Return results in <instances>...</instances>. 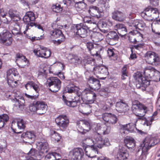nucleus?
I'll list each match as a JSON object with an SVG mask.
<instances>
[{
  "label": "nucleus",
  "mask_w": 160,
  "mask_h": 160,
  "mask_svg": "<svg viewBox=\"0 0 160 160\" xmlns=\"http://www.w3.org/2000/svg\"><path fill=\"white\" fill-rule=\"evenodd\" d=\"M126 146L129 149H133L135 146V142L134 139L130 137H127L124 140Z\"/></svg>",
  "instance_id": "36"
},
{
  "label": "nucleus",
  "mask_w": 160,
  "mask_h": 160,
  "mask_svg": "<svg viewBox=\"0 0 160 160\" xmlns=\"http://www.w3.org/2000/svg\"><path fill=\"white\" fill-rule=\"evenodd\" d=\"M50 34L51 38H56L60 37L63 36L61 31L58 29H55L50 31Z\"/></svg>",
  "instance_id": "40"
},
{
  "label": "nucleus",
  "mask_w": 160,
  "mask_h": 160,
  "mask_svg": "<svg viewBox=\"0 0 160 160\" xmlns=\"http://www.w3.org/2000/svg\"><path fill=\"white\" fill-rule=\"evenodd\" d=\"M25 88L27 89L29 88H32L38 94V92L40 90V84L38 82H35L33 81H28L25 85Z\"/></svg>",
  "instance_id": "28"
},
{
  "label": "nucleus",
  "mask_w": 160,
  "mask_h": 160,
  "mask_svg": "<svg viewBox=\"0 0 160 160\" xmlns=\"http://www.w3.org/2000/svg\"><path fill=\"white\" fill-rule=\"evenodd\" d=\"M16 62L17 64H19L21 62H22L23 61L26 60L27 59L25 56L20 54H17L16 55Z\"/></svg>",
  "instance_id": "48"
},
{
  "label": "nucleus",
  "mask_w": 160,
  "mask_h": 160,
  "mask_svg": "<svg viewBox=\"0 0 160 160\" xmlns=\"http://www.w3.org/2000/svg\"><path fill=\"white\" fill-rule=\"evenodd\" d=\"M55 121L57 124L60 127L65 128L68 126L69 120L66 115H61L56 118Z\"/></svg>",
  "instance_id": "18"
},
{
  "label": "nucleus",
  "mask_w": 160,
  "mask_h": 160,
  "mask_svg": "<svg viewBox=\"0 0 160 160\" xmlns=\"http://www.w3.org/2000/svg\"><path fill=\"white\" fill-rule=\"evenodd\" d=\"M93 137L91 138H87L85 139V142L88 145L84 143H82V146L84 150L85 154L88 157L94 158L96 156L94 154L98 153V149L94 146V141Z\"/></svg>",
  "instance_id": "4"
},
{
  "label": "nucleus",
  "mask_w": 160,
  "mask_h": 160,
  "mask_svg": "<svg viewBox=\"0 0 160 160\" xmlns=\"http://www.w3.org/2000/svg\"><path fill=\"white\" fill-rule=\"evenodd\" d=\"M13 96L15 97L14 101L15 105L20 110L23 109L24 106L25 100L23 97L19 94V92L16 93H14Z\"/></svg>",
  "instance_id": "20"
},
{
  "label": "nucleus",
  "mask_w": 160,
  "mask_h": 160,
  "mask_svg": "<svg viewBox=\"0 0 160 160\" xmlns=\"http://www.w3.org/2000/svg\"><path fill=\"white\" fill-rule=\"evenodd\" d=\"M89 52L92 56H96L97 57L101 59V55L100 54V52L99 51H97L96 50V48H94L91 49V50L89 51Z\"/></svg>",
  "instance_id": "53"
},
{
  "label": "nucleus",
  "mask_w": 160,
  "mask_h": 160,
  "mask_svg": "<svg viewBox=\"0 0 160 160\" xmlns=\"http://www.w3.org/2000/svg\"><path fill=\"white\" fill-rule=\"evenodd\" d=\"M7 81L9 86L13 87L17 85V82L14 81L13 76L16 77L18 75L16 69L13 68L8 70L7 71Z\"/></svg>",
  "instance_id": "16"
},
{
  "label": "nucleus",
  "mask_w": 160,
  "mask_h": 160,
  "mask_svg": "<svg viewBox=\"0 0 160 160\" xmlns=\"http://www.w3.org/2000/svg\"><path fill=\"white\" fill-rule=\"evenodd\" d=\"M89 28L85 23L76 24L73 27L74 35L81 38H84L87 36Z\"/></svg>",
  "instance_id": "6"
},
{
  "label": "nucleus",
  "mask_w": 160,
  "mask_h": 160,
  "mask_svg": "<svg viewBox=\"0 0 160 160\" xmlns=\"http://www.w3.org/2000/svg\"><path fill=\"white\" fill-rule=\"evenodd\" d=\"M26 122L22 119H15L12 122V128L17 126L20 129H23L26 127Z\"/></svg>",
  "instance_id": "26"
},
{
  "label": "nucleus",
  "mask_w": 160,
  "mask_h": 160,
  "mask_svg": "<svg viewBox=\"0 0 160 160\" xmlns=\"http://www.w3.org/2000/svg\"><path fill=\"white\" fill-rule=\"evenodd\" d=\"M7 145L6 141L4 139L0 140V150L4 152Z\"/></svg>",
  "instance_id": "51"
},
{
  "label": "nucleus",
  "mask_w": 160,
  "mask_h": 160,
  "mask_svg": "<svg viewBox=\"0 0 160 160\" xmlns=\"http://www.w3.org/2000/svg\"><path fill=\"white\" fill-rule=\"evenodd\" d=\"M47 84L49 87V89L52 92H58L61 86V82L57 78H49L47 81Z\"/></svg>",
  "instance_id": "7"
},
{
  "label": "nucleus",
  "mask_w": 160,
  "mask_h": 160,
  "mask_svg": "<svg viewBox=\"0 0 160 160\" xmlns=\"http://www.w3.org/2000/svg\"><path fill=\"white\" fill-rule=\"evenodd\" d=\"M34 54L37 57L44 58L49 57L51 54L50 50L42 46H40L33 50Z\"/></svg>",
  "instance_id": "17"
},
{
  "label": "nucleus",
  "mask_w": 160,
  "mask_h": 160,
  "mask_svg": "<svg viewBox=\"0 0 160 160\" xmlns=\"http://www.w3.org/2000/svg\"><path fill=\"white\" fill-rule=\"evenodd\" d=\"M88 83L89 84V87L94 90H98L101 87L99 81L93 77H91L88 78Z\"/></svg>",
  "instance_id": "22"
},
{
  "label": "nucleus",
  "mask_w": 160,
  "mask_h": 160,
  "mask_svg": "<svg viewBox=\"0 0 160 160\" xmlns=\"http://www.w3.org/2000/svg\"><path fill=\"white\" fill-rule=\"evenodd\" d=\"M116 110L120 113L125 112L129 110L128 105L122 100L117 102L116 103Z\"/></svg>",
  "instance_id": "23"
},
{
  "label": "nucleus",
  "mask_w": 160,
  "mask_h": 160,
  "mask_svg": "<svg viewBox=\"0 0 160 160\" xmlns=\"http://www.w3.org/2000/svg\"><path fill=\"white\" fill-rule=\"evenodd\" d=\"M115 102V99L114 98L112 99L108 98L106 100L105 105L100 106L102 107L103 109L105 110H108L110 107H111Z\"/></svg>",
  "instance_id": "39"
},
{
  "label": "nucleus",
  "mask_w": 160,
  "mask_h": 160,
  "mask_svg": "<svg viewBox=\"0 0 160 160\" xmlns=\"http://www.w3.org/2000/svg\"><path fill=\"white\" fill-rule=\"evenodd\" d=\"M110 90L109 88H102L99 92L100 95L102 96L108 95V93L110 92Z\"/></svg>",
  "instance_id": "49"
},
{
  "label": "nucleus",
  "mask_w": 160,
  "mask_h": 160,
  "mask_svg": "<svg viewBox=\"0 0 160 160\" xmlns=\"http://www.w3.org/2000/svg\"><path fill=\"white\" fill-rule=\"evenodd\" d=\"M36 18L33 12L32 11L27 12L23 18V20L26 25V29H29V27H32L35 25V21Z\"/></svg>",
  "instance_id": "15"
},
{
  "label": "nucleus",
  "mask_w": 160,
  "mask_h": 160,
  "mask_svg": "<svg viewBox=\"0 0 160 160\" xmlns=\"http://www.w3.org/2000/svg\"><path fill=\"white\" fill-rule=\"evenodd\" d=\"M145 60L148 63L156 65L160 62L158 55L154 52L148 51L145 54Z\"/></svg>",
  "instance_id": "12"
},
{
  "label": "nucleus",
  "mask_w": 160,
  "mask_h": 160,
  "mask_svg": "<svg viewBox=\"0 0 160 160\" xmlns=\"http://www.w3.org/2000/svg\"><path fill=\"white\" fill-rule=\"evenodd\" d=\"M51 8L53 11L57 12H58L61 10L60 6L58 4H56L55 5H53L52 6Z\"/></svg>",
  "instance_id": "56"
},
{
  "label": "nucleus",
  "mask_w": 160,
  "mask_h": 160,
  "mask_svg": "<svg viewBox=\"0 0 160 160\" xmlns=\"http://www.w3.org/2000/svg\"><path fill=\"white\" fill-rule=\"evenodd\" d=\"M109 0H100L98 2V4L101 7H103L105 8H109Z\"/></svg>",
  "instance_id": "50"
},
{
  "label": "nucleus",
  "mask_w": 160,
  "mask_h": 160,
  "mask_svg": "<svg viewBox=\"0 0 160 160\" xmlns=\"http://www.w3.org/2000/svg\"><path fill=\"white\" fill-rule=\"evenodd\" d=\"M66 92L69 93L76 92L78 96L80 95L79 94V88L78 87L72 83H69L68 85L66 88Z\"/></svg>",
  "instance_id": "33"
},
{
  "label": "nucleus",
  "mask_w": 160,
  "mask_h": 160,
  "mask_svg": "<svg viewBox=\"0 0 160 160\" xmlns=\"http://www.w3.org/2000/svg\"><path fill=\"white\" fill-rule=\"evenodd\" d=\"M158 141L157 139L149 136L147 137L141 145L142 152V157L143 156L146 158L148 151L151 147L157 144Z\"/></svg>",
  "instance_id": "5"
},
{
  "label": "nucleus",
  "mask_w": 160,
  "mask_h": 160,
  "mask_svg": "<svg viewBox=\"0 0 160 160\" xmlns=\"http://www.w3.org/2000/svg\"><path fill=\"white\" fill-rule=\"evenodd\" d=\"M41 159L38 158L36 150L34 149H31L25 156V159L24 160H40Z\"/></svg>",
  "instance_id": "31"
},
{
  "label": "nucleus",
  "mask_w": 160,
  "mask_h": 160,
  "mask_svg": "<svg viewBox=\"0 0 160 160\" xmlns=\"http://www.w3.org/2000/svg\"><path fill=\"white\" fill-rule=\"evenodd\" d=\"M46 68H41L39 71V74L42 76H46L47 74Z\"/></svg>",
  "instance_id": "64"
},
{
  "label": "nucleus",
  "mask_w": 160,
  "mask_h": 160,
  "mask_svg": "<svg viewBox=\"0 0 160 160\" xmlns=\"http://www.w3.org/2000/svg\"><path fill=\"white\" fill-rule=\"evenodd\" d=\"M127 66L124 65L122 68V79H125V77L127 76V72L126 71Z\"/></svg>",
  "instance_id": "59"
},
{
  "label": "nucleus",
  "mask_w": 160,
  "mask_h": 160,
  "mask_svg": "<svg viewBox=\"0 0 160 160\" xmlns=\"http://www.w3.org/2000/svg\"><path fill=\"white\" fill-rule=\"evenodd\" d=\"M55 158L52 152L49 153L45 156V160H55Z\"/></svg>",
  "instance_id": "61"
},
{
  "label": "nucleus",
  "mask_w": 160,
  "mask_h": 160,
  "mask_svg": "<svg viewBox=\"0 0 160 160\" xmlns=\"http://www.w3.org/2000/svg\"><path fill=\"white\" fill-rule=\"evenodd\" d=\"M117 118L116 116L111 114L108 122L112 124H114L117 122Z\"/></svg>",
  "instance_id": "54"
},
{
  "label": "nucleus",
  "mask_w": 160,
  "mask_h": 160,
  "mask_svg": "<svg viewBox=\"0 0 160 160\" xmlns=\"http://www.w3.org/2000/svg\"><path fill=\"white\" fill-rule=\"evenodd\" d=\"M94 74L98 78L104 80L109 73L107 67L104 66H96L92 68Z\"/></svg>",
  "instance_id": "8"
},
{
  "label": "nucleus",
  "mask_w": 160,
  "mask_h": 160,
  "mask_svg": "<svg viewBox=\"0 0 160 160\" xmlns=\"http://www.w3.org/2000/svg\"><path fill=\"white\" fill-rule=\"evenodd\" d=\"M128 156V153L124 147L119 149L117 155V158L118 160H127Z\"/></svg>",
  "instance_id": "25"
},
{
  "label": "nucleus",
  "mask_w": 160,
  "mask_h": 160,
  "mask_svg": "<svg viewBox=\"0 0 160 160\" xmlns=\"http://www.w3.org/2000/svg\"><path fill=\"white\" fill-rule=\"evenodd\" d=\"M25 97L27 98L28 100H33L36 99L38 97V94L34 95H30L26 93H24Z\"/></svg>",
  "instance_id": "60"
},
{
  "label": "nucleus",
  "mask_w": 160,
  "mask_h": 160,
  "mask_svg": "<svg viewBox=\"0 0 160 160\" xmlns=\"http://www.w3.org/2000/svg\"><path fill=\"white\" fill-rule=\"evenodd\" d=\"M91 129L95 131H99L101 132L102 130L100 124L99 123H94L93 125L92 126Z\"/></svg>",
  "instance_id": "55"
},
{
  "label": "nucleus",
  "mask_w": 160,
  "mask_h": 160,
  "mask_svg": "<svg viewBox=\"0 0 160 160\" xmlns=\"http://www.w3.org/2000/svg\"><path fill=\"white\" fill-rule=\"evenodd\" d=\"M112 17L114 19L119 21H122L124 19L123 13L118 11H115L112 13Z\"/></svg>",
  "instance_id": "38"
},
{
  "label": "nucleus",
  "mask_w": 160,
  "mask_h": 160,
  "mask_svg": "<svg viewBox=\"0 0 160 160\" xmlns=\"http://www.w3.org/2000/svg\"><path fill=\"white\" fill-rule=\"evenodd\" d=\"M68 60L70 63L76 65L81 64L82 62L81 57L73 55H69Z\"/></svg>",
  "instance_id": "27"
},
{
  "label": "nucleus",
  "mask_w": 160,
  "mask_h": 160,
  "mask_svg": "<svg viewBox=\"0 0 160 160\" xmlns=\"http://www.w3.org/2000/svg\"><path fill=\"white\" fill-rule=\"evenodd\" d=\"M111 113H105L102 115V119L105 122H107L109 120V118L111 116Z\"/></svg>",
  "instance_id": "58"
},
{
  "label": "nucleus",
  "mask_w": 160,
  "mask_h": 160,
  "mask_svg": "<svg viewBox=\"0 0 160 160\" xmlns=\"http://www.w3.org/2000/svg\"><path fill=\"white\" fill-rule=\"evenodd\" d=\"M154 72L151 76L150 78H152L155 82H158L160 81V73L154 68Z\"/></svg>",
  "instance_id": "43"
},
{
  "label": "nucleus",
  "mask_w": 160,
  "mask_h": 160,
  "mask_svg": "<svg viewBox=\"0 0 160 160\" xmlns=\"http://www.w3.org/2000/svg\"><path fill=\"white\" fill-rule=\"evenodd\" d=\"M114 29L117 31L118 34L120 36H123L126 34V28L124 25L122 24H117L114 26Z\"/></svg>",
  "instance_id": "29"
},
{
  "label": "nucleus",
  "mask_w": 160,
  "mask_h": 160,
  "mask_svg": "<svg viewBox=\"0 0 160 160\" xmlns=\"http://www.w3.org/2000/svg\"><path fill=\"white\" fill-rule=\"evenodd\" d=\"M115 50L113 48H110L108 49L107 53L108 56L109 57H115L116 55L115 54L114 51Z\"/></svg>",
  "instance_id": "57"
},
{
  "label": "nucleus",
  "mask_w": 160,
  "mask_h": 160,
  "mask_svg": "<svg viewBox=\"0 0 160 160\" xmlns=\"http://www.w3.org/2000/svg\"><path fill=\"white\" fill-rule=\"evenodd\" d=\"M8 14L11 19V24L13 25L15 24V25H17L16 22L19 21L20 19L19 15L11 10L9 11Z\"/></svg>",
  "instance_id": "30"
},
{
  "label": "nucleus",
  "mask_w": 160,
  "mask_h": 160,
  "mask_svg": "<svg viewBox=\"0 0 160 160\" xmlns=\"http://www.w3.org/2000/svg\"><path fill=\"white\" fill-rule=\"evenodd\" d=\"M101 134L99 132H96L94 133L93 136L94 146L100 148H101L103 145V143L102 141V139Z\"/></svg>",
  "instance_id": "24"
},
{
  "label": "nucleus",
  "mask_w": 160,
  "mask_h": 160,
  "mask_svg": "<svg viewBox=\"0 0 160 160\" xmlns=\"http://www.w3.org/2000/svg\"><path fill=\"white\" fill-rule=\"evenodd\" d=\"M88 12L92 16L97 18H100L103 16L102 10H100L98 7L92 5L90 6Z\"/></svg>",
  "instance_id": "21"
},
{
  "label": "nucleus",
  "mask_w": 160,
  "mask_h": 160,
  "mask_svg": "<svg viewBox=\"0 0 160 160\" xmlns=\"http://www.w3.org/2000/svg\"><path fill=\"white\" fill-rule=\"evenodd\" d=\"M50 135L52 141L54 142H58L61 138V136L60 135V134L57 132L53 128L50 129Z\"/></svg>",
  "instance_id": "32"
},
{
  "label": "nucleus",
  "mask_w": 160,
  "mask_h": 160,
  "mask_svg": "<svg viewBox=\"0 0 160 160\" xmlns=\"http://www.w3.org/2000/svg\"><path fill=\"white\" fill-rule=\"evenodd\" d=\"M26 138L32 140H34L35 137V132L34 131H27L25 133Z\"/></svg>",
  "instance_id": "46"
},
{
  "label": "nucleus",
  "mask_w": 160,
  "mask_h": 160,
  "mask_svg": "<svg viewBox=\"0 0 160 160\" xmlns=\"http://www.w3.org/2000/svg\"><path fill=\"white\" fill-rule=\"evenodd\" d=\"M11 33L6 30L0 33V42L6 46H10L13 40Z\"/></svg>",
  "instance_id": "13"
},
{
  "label": "nucleus",
  "mask_w": 160,
  "mask_h": 160,
  "mask_svg": "<svg viewBox=\"0 0 160 160\" xmlns=\"http://www.w3.org/2000/svg\"><path fill=\"white\" fill-rule=\"evenodd\" d=\"M87 5L83 1H79L75 2V7L78 11L83 10L86 8Z\"/></svg>",
  "instance_id": "42"
},
{
  "label": "nucleus",
  "mask_w": 160,
  "mask_h": 160,
  "mask_svg": "<svg viewBox=\"0 0 160 160\" xmlns=\"http://www.w3.org/2000/svg\"><path fill=\"white\" fill-rule=\"evenodd\" d=\"M102 130L99 132L100 134L103 133V134H108L110 132L111 128L110 126H108L104 125L101 127Z\"/></svg>",
  "instance_id": "47"
},
{
  "label": "nucleus",
  "mask_w": 160,
  "mask_h": 160,
  "mask_svg": "<svg viewBox=\"0 0 160 160\" xmlns=\"http://www.w3.org/2000/svg\"><path fill=\"white\" fill-rule=\"evenodd\" d=\"M47 106L43 101H38L36 102L34 105L30 107V110L33 112H37L40 114H43L47 110Z\"/></svg>",
  "instance_id": "14"
},
{
  "label": "nucleus",
  "mask_w": 160,
  "mask_h": 160,
  "mask_svg": "<svg viewBox=\"0 0 160 160\" xmlns=\"http://www.w3.org/2000/svg\"><path fill=\"white\" fill-rule=\"evenodd\" d=\"M69 155L73 160H82L84 154L81 148H74L71 151Z\"/></svg>",
  "instance_id": "19"
},
{
  "label": "nucleus",
  "mask_w": 160,
  "mask_h": 160,
  "mask_svg": "<svg viewBox=\"0 0 160 160\" xmlns=\"http://www.w3.org/2000/svg\"><path fill=\"white\" fill-rule=\"evenodd\" d=\"M84 61L87 64H91V66H93V67L97 65L95 60L89 57H86L84 60Z\"/></svg>",
  "instance_id": "44"
},
{
  "label": "nucleus",
  "mask_w": 160,
  "mask_h": 160,
  "mask_svg": "<svg viewBox=\"0 0 160 160\" xmlns=\"http://www.w3.org/2000/svg\"><path fill=\"white\" fill-rule=\"evenodd\" d=\"M36 145L38 150V151L36 150L37 157L38 159H41L44 157V154L48 151V145L46 142H38Z\"/></svg>",
  "instance_id": "10"
},
{
  "label": "nucleus",
  "mask_w": 160,
  "mask_h": 160,
  "mask_svg": "<svg viewBox=\"0 0 160 160\" xmlns=\"http://www.w3.org/2000/svg\"><path fill=\"white\" fill-rule=\"evenodd\" d=\"M9 119V117L6 114L0 116V128H3Z\"/></svg>",
  "instance_id": "41"
},
{
  "label": "nucleus",
  "mask_w": 160,
  "mask_h": 160,
  "mask_svg": "<svg viewBox=\"0 0 160 160\" xmlns=\"http://www.w3.org/2000/svg\"><path fill=\"white\" fill-rule=\"evenodd\" d=\"M29 63V61L27 59L26 60L22 61V62H21L20 64H17L19 67L21 68H24L26 66H28Z\"/></svg>",
  "instance_id": "62"
},
{
  "label": "nucleus",
  "mask_w": 160,
  "mask_h": 160,
  "mask_svg": "<svg viewBox=\"0 0 160 160\" xmlns=\"http://www.w3.org/2000/svg\"><path fill=\"white\" fill-rule=\"evenodd\" d=\"M136 125L133 123H129L125 125H120V132L122 134H126V131L130 132H134L135 130H136L137 132L141 135L146 134L147 133L137 129L136 127Z\"/></svg>",
  "instance_id": "9"
},
{
  "label": "nucleus",
  "mask_w": 160,
  "mask_h": 160,
  "mask_svg": "<svg viewBox=\"0 0 160 160\" xmlns=\"http://www.w3.org/2000/svg\"><path fill=\"white\" fill-rule=\"evenodd\" d=\"M91 38L93 42H98L103 39V35L100 32H92L90 35Z\"/></svg>",
  "instance_id": "35"
},
{
  "label": "nucleus",
  "mask_w": 160,
  "mask_h": 160,
  "mask_svg": "<svg viewBox=\"0 0 160 160\" xmlns=\"http://www.w3.org/2000/svg\"><path fill=\"white\" fill-rule=\"evenodd\" d=\"M154 68L151 66H147L144 69L143 73L145 77H143L142 73L137 72L134 75V78L136 81V87L138 88H142L145 90L146 88L150 84V78L152 74L154 72Z\"/></svg>",
  "instance_id": "1"
},
{
  "label": "nucleus",
  "mask_w": 160,
  "mask_h": 160,
  "mask_svg": "<svg viewBox=\"0 0 160 160\" xmlns=\"http://www.w3.org/2000/svg\"><path fill=\"white\" fill-rule=\"evenodd\" d=\"M145 12L143 13L146 16H149L147 14L149 12H151L152 14L150 15L152 17V20L157 19L159 17V12L158 10L155 8H152L149 9L148 10H146Z\"/></svg>",
  "instance_id": "34"
},
{
  "label": "nucleus",
  "mask_w": 160,
  "mask_h": 160,
  "mask_svg": "<svg viewBox=\"0 0 160 160\" xmlns=\"http://www.w3.org/2000/svg\"><path fill=\"white\" fill-rule=\"evenodd\" d=\"M83 21L84 23H87L89 24H93L97 25L98 27L101 28H106L110 27L112 25V22L109 19H101L97 23V22H93L90 18H88L87 17H85L83 19Z\"/></svg>",
  "instance_id": "11"
},
{
  "label": "nucleus",
  "mask_w": 160,
  "mask_h": 160,
  "mask_svg": "<svg viewBox=\"0 0 160 160\" xmlns=\"http://www.w3.org/2000/svg\"><path fill=\"white\" fill-rule=\"evenodd\" d=\"M61 39H58V40L56 41L55 40H53L52 41V42L57 45H58L60 44L62 42L64 41L65 39V37L64 36H62V37H61Z\"/></svg>",
  "instance_id": "63"
},
{
  "label": "nucleus",
  "mask_w": 160,
  "mask_h": 160,
  "mask_svg": "<svg viewBox=\"0 0 160 160\" xmlns=\"http://www.w3.org/2000/svg\"><path fill=\"white\" fill-rule=\"evenodd\" d=\"M80 96L76 97L75 99H72L71 101H68L66 99V98L63 95L62 99L65 103L69 107H74L77 105L78 102L79 101V97L81 96L82 98H84L86 96L87 100L86 102L88 104H92L94 102L96 99V95L93 92L91 91L88 88L85 89L82 92H79Z\"/></svg>",
  "instance_id": "3"
},
{
  "label": "nucleus",
  "mask_w": 160,
  "mask_h": 160,
  "mask_svg": "<svg viewBox=\"0 0 160 160\" xmlns=\"http://www.w3.org/2000/svg\"><path fill=\"white\" fill-rule=\"evenodd\" d=\"M107 37L108 39L113 40H116L118 38L117 33L114 31H111L108 33Z\"/></svg>",
  "instance_id": "45"
},
{
  "label": "nucleus",
  "mask_w": 160,
  "mask_h": 160,
  "mask_svg": "<svg viewBox=\"0 0 160 160\" xmlns=\"http://www.w3.org/2000/svg\"><path fill=\"white\" fill-rule=\"evenodd\" d=\"M82 124L85 125L86 128H87V129H84L83 128H81L80 126L78 127V131L82 134H84L86 132H88L91 129L92 126L91 125L90 123L87 121L84 120L82 122Z\"/></svg>",
  "instance_id": "37"
},
{
  "label": "nucleus",
  "mask_w": 160,
  "mask_h": 160,
  "mask_svg": "<svg viewBox=\"0 0 160 160\" xmlns=\"http://www.w3.org/2000/svg\"><path fill=\"white\" fill-rule=\"evenodd\" d=\"M139 22V21L138 20H134L131 21L129 24L130 27H131V29H137V26Z\"/></svg>",
  "instance_id": "52"
},
{
  "label": "nucleus",
  "mask_w": 160,
  "mask_h": 160,
  "mask_svg": "<svg viewBox=\"0 0 160 160\" xmlns=\"http://www.w3.org/2000/svg\"><path fill=\"white\" fill-rule=\"evenodd\" d=\"M132 110L133 113L138 117V119L144 120V125L150 126L153 120L152 117L147 119L144 117L148 111V108L138 101L134 100L132 102Z\"/></svg>",
  "instance_id": "2"
}]
</instances>
